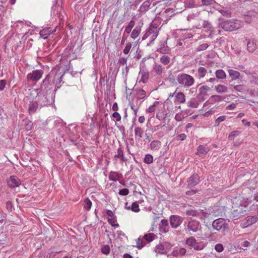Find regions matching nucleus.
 Wrapping results in <instances>:
<instances>
[{"label": "nucleus", "mask_w": 258, "mask_h": 258, "mask_svg": "<svg viewBox=\"0 0 258 258\" xmlns=\"http://www.w3.org/2000/svg\"><path fill=\"white\" fill-rule=\"evenodd\" d=\"M64 73L63 70L52 69L42 81L40 89L41 93L55 95L56 90L61 86L62 77Z\"/></svg>", "instance_id": "obj_1"}, {"label": "nucleus", "mask_w": 258, "mask_h": 258, "mask_svg": "<svg viewBox=\"0 0 258 258\" xmlns=\"http://www.w3.org/2000/svg\"><path fill=\"white\" fill-rule=\"evenodd\" d=\"M219 25L221 28L226 31H233L239 29L242 27L243 23L238 20H225L219 18Z\"/></svg>", "instance_id": "obj_2"}, {"label": "nucleus", "mask_w": 258, "mask_h": 258, "mask_svg": "<svg viewBox=\"0 0 258 258\" xmlns=\"http://www.w3.org/2000/svg\"><path fill=\"white\" fill-rule=\"evenodd\" d=\"M176 79L179 84L185 88H189L195 83V79L191 76L184 73L178 74Z\"/></svg>", "instance_id": "obj_3"}, {"label": "nucleus", "mask_w": 258, "mask_h": 258, "mask_svg": "<svg viewBox=\"0 0 258 258\" xmlns=\"http://www.w3.org/2000/svg\"><path fill=\"white\" fill-rule=\"evenodd\" d=\"M37 96V102L41 107L51 105L54 101L55 95H48V93L41 94L39 91Z\"/></svg>", "instance_id": "obj_4"}, {"label": "nucleus", "mask_w": 258, "mask_h": 258, "mask_svg": "<svg viewBox=\"0 0 258 258\" xmlns=\"http://www.w3.org/2000/svg\"><path fill=\"white\" fill-rule=\"evenodd\" d=\"M212 227L217 231L222 230V231H228L229 230V224L223 218H218L212 222Z\"/></svg>", "instance_id": "obj_5"}, {"label": "nucleus", "mask_w": 258, "mask_h": 258, "mask_svg": "<svg viewBox=\"0 0 258 258\" xmlns=\"http://www.w3.org/2000/svg\"><path fill=\"white\" fill-rule=\"evenodd\" d=\"M228 73L229 79L228 81V84L229 86H233L234 84L235 83V81H237V83H239V81H242V76L239 72L232 69H228Z\"/></svg>", "instance_id": "obj_6"}, {"label": "nucleus", "mask_w": 258, "mask_h": 258, "mask_svg": "<svg viewBox=\"0 0 258 258\" xmlns=\"http://www.w3.org/2000/svg\"><path fill=\"white\" fill-rule=\"evenodd\" d=\"M201 226L200 221L196 220H191L187 223L185 230L191 235L193 233L197 232L201 230Z\"/></svg>", "instance_id": "obj_7"}, {"label": "nucleus", "mask_w": 258, "mask_h": 258, "mask_svg": "<svg viewBox=\"0 0 258 258\" xmlns=\"http://www.w3.org/2000/svg\"><path fill=\"white\" fill-rule=\"evenodd\" d=\"M43 74V71L41 70L33 71L31 73H30L27 75V81L29 82L32 81L37 82L42 77Z\"/></svg>", "instance_id": "obj_8"}, {"label": "nucleus", "mask_w": 258, "mask_h": 258, "mask_svg": "<svg viewBox=\"0 0 258 258\" xmlns=\"http://www.w3.org/2000/svg\"><path fill=\"white\" fill-rule=\"evenodd\" d=\"M169 219L171 226L174 229H176L182 224L184 218L178 215H172L170 216Z\"/></svg>", "instance_id": "obj_9"}, {"label": "nucleus", "mask_w": 258, "mask_h": 258, "mask_svg": "<svg viewBox=\"0 0 258 258\" xmlns=\"http://www.w3.org/2000/svg\"><path fill=\"white\" fill-rule=\"evenodd\" d=\"M257 221L258 217L256 216H247L241 223L240 226L243 228H245L253 224Z\"/></svg>", "instance_id": "obj_10"}, {"label": "nucleus", "mask_w": 258, "mask_h": 258, "mask_svg": "<svg viewBox=\"0 0 258 258\" xmlns=\"http://www.w3.org/2000/svg\"><path fill=\"white\" fill-rule=\"evenodd\" d=\"M7 182L8 186L11 188L18 187L21 184V180L16 175H11L7 179Z\"/></svg>", "instance_id": "obj_11"}, {"label": "nucleus", "mask_w": 258, "mask_h": 258, "mask_svg": "<svg viewBox=\"0 0 258 258\" xmlns=\"http://www.w3.org/2000/svg\"><path fill=\"white\" fill-rule=\"evenodd\" d=\"M246 207L240 206L234 209L232 212L233 217L238 218L246 214Z\"/></svg>", "instance_id": "obj_12"}, {"label": "nucleus", "mask_w": 258, "mask_h": 258, "mask_svg": "<svg viewBox=\"0 0 258 258\" xmlns=\"http://www.w3.org/2000/svg\"><path fill=\"white\" fill-rule=\"evenodd\" d=\"M200 177L197 173L193 174L187 180V186L189 188L197 185L200 182Z\"/></svg>", "instance_id": "obj_13"}, {"label": "nucleus", "mask_w": 258, "mask_h": 258, "mask_svg": "<svg viewBox=\"0 0 258 258\" xmlns=\"http://www.w3.org/2000/svg\"><path fill=\"white\" fill-rule=\"evenodd\" d=\"M42 107L39 105V103L36 101L30 102L28 107V112L30 115H31L36 112L37 109H40Z\"/></svg>", "instance_id": "obj_14"}, {"label": "nucleus", "mask_w": 258, "mask_h": 258, "mask_svg": "<svg viewBox=\"0 0 258 258\" xmlns=\"http://www.w3.org/2000/svg\"><path fill=\"white\" fill-rule=\"evenodd\" d=\"M257 48L256 41L254 39H249L247 43V50L249 52H253Z\"/></svg>", "instance_id": "obj_15"}, {"label": "nucleus", "mask_w": 258, "mask_h": 258, "mask_svg": "<svg viewBox=\"0 0 258 258\" xmlns=\"http://www.w3.org/2000/svg\"><path fill=\"white\" fill-rule=\"evenodd\" d=\"M52 33V28L51 27H47L43 29L40 31V35L43 39H47L48 36Z\"/></svg>", "instance_id": "obj_16"}, {"label": "nucleus", "mask_w": 258, "mask_h": 258, "mask_svg": "<svg viewBox=\"0 0 258 258\" xmlns=\"http://www.w3.org/2000/svg\"><path fill=\"white\" fill-rule=\"evenodd\" d=\"M215 88L216 91L219 93H224L228 92V87L224 85L219 84L216 86Z\"/></svg>", "instance_id": "obj_17"}, {"label": "nucleus", "mask_w": 258, "mask_h": 258, "mask_svg": "<svg viewBox=\"0 0 258 258\" xmlns=\"http://www.w3.org/2000/svg\"><path fill=\"white\" fill-rule=\"evenodd\" d=\"M215 76L218 80H222L226 79V74L225 72L221 69L218 70L216 71Z\"/></svg>", "instance_id": "obj_18"}, {"label": "nucleus", "mask_w": 258, "mask_h": 258, "mask_svg": "<svg viewBox=\"0 0 258 258\" xmlns=\"http://www.w3.org/2000/svg\"><path fill=\"white\" fill-rule=\"evenodd\" d=\"M23 122L26 131H29L32 129L33 123L31 120L26 118L23 120Z\"/></svg>", "instance_id": "obj_19"}, {"label": "nucleus", "mask_w": 258, "mask_h": 258, "mask_svg": "<svg viewBox=\"0 0 258 258\" xmlns=\"http://www.w3.org/2000/svg\"><path fill=\"white\" fill-rule=\"evenodd\" d=\"M188 107L192 108H197L199 105L198 101L196 98H192L187 103Z\"/></svg>", "instance_id": "obj_20"}, {"label": "nucleus", "mask_w": 258, "mask_h": 258, "mask_svg": "<svg viewBox=\"0 0 258 258\" xmlns=\"http://www.w3.org/2000/svg\"><path fill=\"white\" fill-rule=\"evenodd\" d=\"M230 86L233 87L234 90L240 93H243L246 91V86L244 85H235L234 84L233 86Z\"/></svg>", "instance_id": "obj_21"}, {"label": "nucleus", "mask_w": 258, "mask_h": 258, "mask_svg": "<svg viewBox=\"0 0 258 258\" xmlns=\"http://www.w3.org/2000/svg\"><path fill=\"white\" fill-rule=\"evenodd\" d=\"M202 26L204 29H205V31L206 32L212 31V25L211 22L208 21L204 20L202 22Z\"/></svg>", "instance_id": "obj_22"}, {"label": "nucleus", "mask_w": 258, "mask_h": 258, "mask_svg": "<svg viewBox=\"0 0 258 258\" xmlns=\"http://www.w3.org/2000/svg\"><path fill=\"white\" fill-rule=\"evenodd\" d=\"M210 89L211 88L210 87L206 85H203L199 88V91L200 93V95H204L207 96L208 95L207 93L210 90Z\"/></svg>", "instance_id": "obj_23"}, {"label": "nucleus", "mask_w": 258, "mask_h": 258, "mask_svg": "<svg viewBox=\"0 0 258 258\" xmlns=\"http://www.w3.org/2000/svg\"><path fill=\"white\" fill-rule=\"evenodd\" d=\"M141 31L140 26H137L132 31L131 34V37L135 39L140 34Z\"/></svg>", "instance_id": "obj_24"}, {"label": "nucleus", "mask_w": 258, "mask_h": 258, "mask_svg": "<svg viewBox=\"0 0 258 258\" xmlns=\"http://www.w3.org/2000/svg\"><path fill=\"white\" fill-rule=\"evenodd\" d=\"M175 97L176 100L180 103H184L185 101V96L181 92L176 93Z\"/></svg>", "instance_id": "obj_25"}, {"label": "nucleus", "mask_w": 258, "mask_h": 258, "mask_svg": "<svg viewBox=\"0 0 258 258\" xmlns=\"http://www.w3.org/2000/svg\"><path fill=\"white\" fill-rule=\"evenodd\" d=\"M185 243L189 246L194 247L197 244V240L194 236H190L186 239Z\"/></svg>", "instance_id": "obj_26"}, {"label": "nucleus", "mask_w": 258, "mask_h": 258, "mask_svg": "<svg viewBox=\"0 0 258 258\" xmlns=\"http://www.w3.org/2000/svg\"><path fill=\"white\" fill-rule=\"evenodd\" d=\"M119 178V174L116 172L111 171L109 174V179L110 180L116 181L118 180Z\"/></svg>", "instance_id": "obj_27"}, {"label": "nucleus", "mask_w": 258, "mask_h": 258, "mask_svg": "<svg viewBox=\"0 0 258 258\" xmlns=\"http://www.w3.org/2000/svg\"><path fill=\"white\" fill-rule=\"evenodd\" d=\"M160 142L157 140H154L151 142L150 144V147L152 150H158L160 148Z\"/></svg>", "instance_id": "obj_28"}, {"label": "nucleus", "mask_w": 258, "mask_h": 258, "mask_svg": "<svg viewBox=\"0 0 258 258\" xmlns=\"http://www.w3.org/2000/svg\"><path fill=\"white\" fill-rule=\"evenodd\" d=\"M155 236L156 235L155 234L153 233H149L145 234L144 236H143V238L147 241L150 242L154 240Z\"/></svg>", "instance_id": "obj_29"}, {"label": "nucleus", "mask_w": 258, "mask_h": 258, "mask_svg": "<svg viewBox=\"0 0 258 258\" xmlns=\"http://www.w3.org/2000/svg\"><path fill=\"white\" fill-rule=\"evenodd\" d=\"M207 72V70L204 67H200L198 70V75L199 78H202L205 76Z\"/></svg>", "instance_id": "obj_30"}, {"label": "nucleus", "mask_w": 258, "mask_h": 258, "mask_svg": "<svg viewBox=\"0 0 258 258\" xmlns=\"http://www.w3.org/2000/svg\"><path fill=\"white\" fill-rule=\"evenodd\" d=\"M138 99H142L146 97V92L143 89H139L137 92Z\"/></svg>", "instance_id": "obj_31"}, {"label": "nucleus", "mask_w": 258, "mask_h": 258, "mask_svg": "<svg viewBox=\"0 0 258 258\" xmlns=\"http://www.w3.org/2000/svg\"><path fill=\"white\" fill-rule=\"evenodd\" d=\"M135 25V22L133 20H131L127 26L126 27L125 29L124 33H126L127 34H129L131 33L132 29L134 27Z\"/></svg>", "instance_id": "obj_32"}, {"label": "nucleus", "mask_w": 258, "mask_h": 258, "mask_svg": "<svg viewBox=\"0 0 258 258\" xmlns=\"http://www.w3.org/2000/svg\"><path fill=\"white\" fill-rule=\"evenodd\" d=\"M240 133V132L238 131L231 132L228 136V139L230 141H233L235 137L239 135Z\"/></svg>", "instance_id": "obj_33"}, {"label": "nucleus", "mask_w": 258, "mask_h": 258, "mask_svg": "<svg viewBox=\"0 0 258 258\" xmlns=\"http://www.w3.org/2000/svg\"><path fill=\"white\" fill-rule=\"evenodd\" d=\"M146 244V242L143 241L141 238V237H139L136 240V247L139 249H141Z\"/></svg>", "instance_id": "obj_34"}, {"label": "nucleus", "mask_w": 258, "mask_h": 258, "mask_svg": "<svg viewBox=\"0 0 258 258\" xmlns=\"http://www.w3.org/2000/svg\"><path fill=\"white\" fill-rule=\"evenodd\" d=\"M91 206H92L91 201L88 198H86L84 201V208L86 210L89 211L90 210Z\"/></svg>", "instance_id": "obj_35"}, {"label": "nucleus", "mask_w": 258, "mask_h": 258, "mask_svg": "<svg viewBox=\"0 0 258 258\" xmlns=\"http://www.w3.org/2000/svg\"><path fill=\"white\" fill-rule=\"evenodd\" d=\"M153 69L157 75H161L162 74L163 68L161 65L155 64L154 66Z\"/></svg>", "instance_id": "obj_36"}, {"label": "nucleus", "mask_w": 258, "mask_h": 258, "mask_svg": "<svg viewBox=\"0 0 258 258\" xmlns=\"http://www.w3.org/2000/svg\"><path fill=\"white\" fill-rule=\"evenodd\" d=\"M156 249L155 250L156 252H157L158 253H160V254H164L165 253V251H164L165 247H164V245H163L162 244H160L157 245L156 246Z\"/></svg>", "instance_id": "obj_37"}, {"label": "nucleus", "mask_w": 258, "mask_h": 258, "mask_svg": "<svg viewBox=\"0 0 258 258\" xmlns=\"http://www.w3.org/2000/svg\"><path fill=\"white\" fill-rule=\"evenodd\" d=\"M170 61V58L167 56L164 55L160 58V61L164 65L168 64Z\"/></svg>", "instance_id": "obj_38"}, {"label": "nucleus", "mask_w": 258, "mask_h": 258, "mask_svg": "<svg viewBox=\"0 0 258 258\" xmlns=\"http://www.w3.org/2000/svg\"><path fill=\"white\" fill-rule=\"evenodd\" d=\"M144 161L146 164H151L153 162V157L151 154H147L144 158Z\"/></svg>", "instance_id": "obj_39"}, {"label": "nucleus", "mask_w": 258, "mask_h": 258, "mask_svg": "<svg viewBox=\"0 0 258 258\" xmlns=\"http://www.w3.org/2000/svg\"><path fill=\"white\" fill-rule=\"evenodd\" d=\"M147 31L149 33V34L152 35L151 38L153 40L155 39L157 37L158 32H155L154 29L152 27H150Z\"/></svg>", "instance_id": "obj_40"}, {"label": "nucleus", "mask_w": 258, "mask_h": 258, "mask_svg": "<svg viewBox=\"0 0 258 258\" xmlns=\"http://www.w3.org/2000/svg\"><path fill=\"white\" fill-rule=\"evenodd\" d=\"M144 131L141 127H136L135 129V134L136 136H138L140 138H142Z\"/></svg>", "instance_id": "obj_41"}, {"label": "nucleus", "mask_w": 258, "mask_h": 258, "mask_svg": "<svg viewBox=\"0 0 258 258\" xmlns=\"http://www.w3.org/2000/svg\"><path fill=\"white\" fill-rule=\"evenodd\" d=\"M198 152L200 154H206L208 151L207 148H206L203 145H200L198 148Z\"/></svg>", "instance_id": "obj_42"}, {"label": "nucleus", "mask_w": 258, "mask_h": 258, "mask_svg": "<svg viewBox=\"0 0 258 258\" xmlns=\"http://www.w3.org/2000/svg\"><path fill=\"white\" fill-rule=\"evenodd\" d=\"M159 104V102L155 101L153 104L150 106L147 110L146 112L148 113H153L155 110V107Z\"/></svg>", "instance_id": "obj_43"}, {"label": "nucleus", "mask_w": 258, "mask_h": 258, "mask_svg": "<svg viewBox=\"0 0 258 258\" xmlns=\"http://www.w3.org/2000/svg\"><path fill=\"white\" fill-rule=\"evenodd\" d=\"M131 209L132 211L136 213L139 212L140 211L139 204L137 202L133 203Z\"/></svg>", "instance_id": "obj_44"}, {"label": "nucleus", "mask_w": 258, "mask_h": 258, "mask_svg": "<svg viewBox=\"0 0 258 258\" xmlns=\"http://www.w3.org/2000/svg\"><path fill=\"white\" fill-rule=\"evenodd\" d=\"M101 251L105 254H108L110 251V248L109 245H104L101 248Z\"/></svg>", "instance_id": "obj_45"}, {"label": "nucleus", "mask_w": 258, "mask_h": 258, "mask_svg": "<svg viewBox=\"0 0 258 258\" xmlns=\"http://www.w3.org/2000/svg\"><path fill=\"white\" fill-rule=\"evenodd\" d=\"M217 235V234L216 232H212L211 231L210 233L207 234L206 237L208 238L210 240H213L216 239Z\"/></svg>", "instance_id": "obj_46"}, {"label": "nucleus", "mask_w": 258, "mask_h": 258, "mask_svg": "<svg viewBox=\"0 0 258 258\" xmlns=\"http://www.w3.org/2000/svg\"><path fill=\"white\" fill-rule=\"evenodd\" d=\"M205 247L204 244L200 242H197V244L194 246V249L195 250H201Z\"/></svg>", "instance_id": "obj_47"}, {"label": "nucleus", "mask_w": 258, "mask_h": 258, "mask_svg": "<svg viewBox=\"0 0 258 258\" xmlns=\"http://www.w3.org/2000/svg\"><path fill=\"white\" fill-rule=\"evenodd\" d=\"M226 116L225 115H223V116H220L219 117H218L216 120H215V126H218L219 125V124L223 121H224V120H225L226 119Z\"/></svg>", "instance_id": "obj_48"}, {"label": "nucleus", "mask_w": 258, "mask_h": 258, "mask_svg": "<svg viewBox=\"0 0 258 258\" xmlns=\"http://www.w3.org/2000/svg\"><path fill=\"white\" fill-rule=\"evenodd\" d=\"M186 214L189 216H198L199 215L200 213L197 210H188L186 212Z\"/></svg>", "instance_id": "obj_49"}, {"label": "nucleus", "mask_w": 258, "mask_h": 258, "mask_svg": "<svg viewBox=\"0 0 258 258\" xmlns=\"http://www.w3.org/2000/svg\"><path fill=\"white\" fill-rule=\"evenodd\" d=\"M6 208L9 212H12L14 210V207L11 201H8L6 203Z\"/></svg>", "instance_id": "obj_50"}, {"label": "nucleus", "mask_w": 258, "mask_h": 258, "mask_svg": "<svg viewBox=\"0 0 258 258\" xmlns=\"http://www.w3.org/2000/svg\"><path fill=\"white\" fill-rule=\"evenodd\" d=\"M117 154L119 155L120 159L121 161H125L126 160V159H125V158L124 157L123 151L122 149V148H119L118 149V150H117Z\"/></svg>", "instance_id": "obj_51"}, {"label": "nucleus", "mask_w": 258, "mask_h": 258, "mask_svg": "<svg viewBox=\"0 0 258 258\" xmlns=\"http://www.w3.org/2000/svg\"><path fill=\"white\" fill-rule=\"evenodd\" d=\"M209 46V45L207 43H203L200 45L197 48V50L198 51H203L206 50Z\"/></svg>", "instance_id": "obj_52"}, {"label": "nucleus", "mask_w": 258, "mask_h": 258, "mask_svg": "<svg viewBox=\"0 0 258 258\" xmlns=\"http://www.w3.org/2000/svg\"><path fill=\"white\" fill-rule=\"evenodd\" d=\"M202 4L204 6H209L215 3L214 0H202Z\"/></svg>", "instance_id": "obj_53"}, {"label": "nucleus", "mask_w": 258, "mask_h": 258, "mask_svg": "<svg viewBox=\"0 0 258 258\" xmlns=\"http://www.w3.org/2000/svg\"><path fill=\"white\" fill-rule=\"evenodd\" d=\"M132 47V44L130 42H128L126 44V46L125 47L124 49H123V53L124 54H127L130 52V50Z\"/></svg>", "instance_id": "obj_54"}, {"label": "nucleus", "mask_w": 258, "mask_h": 258, "mask_svg": "<svg viewBox=\"0 0 258 258\" xmlns=\"http://www.w3.org/2000/svg\"><path fill=\"white\" fill-rule=\"evenodd\" d=\"M215 249L217 252H220L223 250L224 247L222 244L219 243L215 246Z\"/></svg>", "instance_id": "obj_55"}, {"label": "nucleus", "mask_w": 258, "mask_h": 258, "mask_svg": "<svg viewBox=\"0 0 258 258\" xmlns=\"http://www.w3.org/2000/svg\"><path fill=\"white\" fill-rule=\"evenodd\" d=\"M211 99H212V100H213L215 101L219 102V101H221V100H222L223 97L221 96L215 95H212L211 97Z\"/></svg>", "instance_id": "obj_56"}, {"label": "nucleus", "mask_w": 258, "mask_h": 258, "mask_svg": "<svg viewBox=\"0 0 258 258\" xmlns=\"http://www.w3.org/2000/svg\"><path fill=\"white\" fill-rule=\"evenodd\" d=\"M118 194L121 196H126L129 194V190L127 188H123L119 190Z\"/></svg>", "instance_id": "obj_57"}, {"label": "nucleus", "mask_w": 258, "mask_h": 258, "mask_svg": "<svg viewBox=\"0 0 258 258\" xmlns=\"http://www.w3.org/2000/svg\"><path fill=\"white\" fill-rule=\"evenodd\" d=\"M166 114L164 112L159 113L156 114V117L159 120H162L166 117Z\"/></svg>", "instance_id": "obj_58"}, {"label": "nucleus", "mask_w": 258, "mask_h": 258, "mask_svg": "<svg viewBox=\"0 0 258 258\" xmlns=\"http://www.w3.org/2000/svg\"><path fill=\"white\" fill-rule=\"evenodd\" d=\"M7 81L5 80H0V91H2L4 90L6 85Z\"/></svg>", "instance_id": "obj_59"}, {"label": "nucleus", "mask_w": 258, "mask_h": 258, "mask_svg": "<svg viewBox=\"0 0 258 258\" xmlns=\"http://www.w3.org/2000/svg\"><path fill=\"white\" fill-rule=\"evenodd\" d=\"M112 116L113 118H115L116 121H120L121 118V115L117 112H114V113H113V114H112Z\"/></svg>", "instance_id": "obj_60"}, {"label": "nucleus", "mask_w": 258, "mask_h": 258, "mask_svg": "<svg viewBox=\"0 0 258 258\" xmlns=\"http://www.w3.org/2000/svg\"><path fill=\"white\" fill-rule=\"evenodd\" d=\"M108 222L113 227H117L119 226V225L118 224H114L115 222H116V220H114L113 219H108Z\"/></svg>", "instance_id": "obj_61"}, {"label": "nucleus", "mask_w": 258, "mask_h": 258, "mask_svg": "<svg viewBox=\"0 0 258 258\" xmlns=\"http://www.w3.org/2000/svg\"><path fill=\"white\" fill-rule=\"evenodd\" d=\"M205 97V95H200V93H199L197 95L196 99H197V100L198 101L202 102V101H204L206 99Z\"/></svg>", "instance_id": "obj_62"}, {"label": "nucleus", "mask_w": 258, "mask_h": 258, "mask_svg": "<svg viewBox=\"0 0 258 258\" xmlns=\"http://www.w3.org/2000/svg\"><path fill=\"white\" fill-rule=\"evenodd\" d=\"M117 234L118 238H122V237H126L127 238V236L125 235V233L122 231L118 230L116 232Z\"/></svg>", "instance_id": "obj_63"}, {"label": "nucleus", "mask_w": 258, "mask_h": 258, "mask_svg": "<svg viewBox=\"0 0 258 258\" xmlns=\"http://www.w3.org/2000/svg\"><path fill=\"white\" fill-rule=\"evenodd\" d=\"M150 5V2L148 1H146L145 2H144L143 4L141 7V9L145 10L146 8H148L149 7Z\"/></svg>", "instance_id": "obj_64"}]
</instances>
